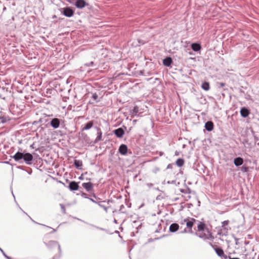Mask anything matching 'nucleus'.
<instances>
[{
  "label": "nucleus",
  "mask_w": 259,
  "mask_h": 259,
  "mask_svg": "<svg viewBox=\"0 0 259 259\" xmlns=\"http://www.w3.org/2000/svg\"><path fill=\"white\" fill-rule=\"evenodd\" d=\"M205 226V225L204 223L199 222V224L197 225L198 230L199 231H203L204 230Z\"/></svg>",
  "instance_id": "obj_25"
},
{
  "label": "nucleus",
  "mask_w": 259,
  "mask_h": 259,
  "mask_svg": "<svg viewBox=\"0 0 259 259\" xmlns=\"http://www.w3.org/2000/svg\"><path fill=\"white\" fill-rule=\"evenodd\" d=\"M60 206L61 207L62 213L63 214H65L66 213V209H65V207L64 205L63 204H60Z\"/></svg>",
  "instance_id": "obj_29"
},
{
  "label": "nucleus",
  "mask_w": 259,
  "mask_h": 259,
  "mask_svg": "<svg viewBox=\"0 0 259 259\" xmlns=\"http://www.w3.org/2000/svg\"><path fill=\"white\" fill-rule=\"evenodd\" d=\"M78 184L75 181H71L69 185V188L71 191H76L78 189Z\"/></svg>",
  "instance_id": "obj_9"
},
{
  "label": "nucleus",
  "mask_w": 259,
  "mask_h": 259,
  "mask_svg": "<svg viewBox=\"0 0 259 259\" xmlns=\"http://www.w3.org/2000/svg\"><path fill=\"white\" fill-rule=\"evenodd\" d=\"M214 250L218 256L221 257L222 255H224V250L221 248H216Z\"/></svg>",
  "instance_id": "obj_23"
},
{
  "label": "nucleus",
  "mask_w": 259,
  "mask_h": 259,
  "mask_svg": "<svg viewBox=\"0 0 259 259\" xmlns=\"http://www.w3.org/2000/svg\"><path fill=\"white\" fill-rule=\"evenodd\" d=\"M229 228L228 227L221 228L219 230L218 234L222 236H227L228 234Z\"/></svg>",
  "instance_id": "obj_11"
},
{
  "label": "nucleus",
  "mask_w": 259,
  "mask_h": 259,
  "mask_svg": "<svg viewBox=\"0 0 259 259\" xmlns=\"http://www.w3.org/2000/svg\"><path fill=\"white\" fill-rule=\"evenodd\" d=\"M191 229L190 230L188 231V232H187V233H193V231L192 230V229Z\"/></svg>",
  "instance_id": "obj_42"
},
{
  "label": "nucleus",
  "mask_w": 259,
  "mask_h": 259,
  "mask_svg": "<svg viewBox=\"0 0 259 259\" xmlns=\"http://www.w3.org/2000/svg\"><path fill=\"white\" fill-rule=\"evenodd\" d=\"M12 193L13 196V197H14V199H15V200H16L15 196V195H14V193H13V192L12 191Z\"/></svg>",
  "instance_id": "obj_45"
},
{
  "label": "nucleus",
  "mask_w": 259,
  "mask_h": 259,
  "mask_svg": "<svg viewBox=\"0 0 259 259\" xmlns=\"http://www.w3.org/2000/svg\"><path fill=\"white\" fill-rule=\"evenodd\" d=\"M184 163V160L182 158H179L176 161V164L179 167H181Z\"/></svg>",
  "instance_id": "obj_26"
},
{
  "label": "nucleus",
  "mask_w": 259,
  "mask_h": 259,
  "mask_svg": "<svg viewBox=\"0 0 259 259\" xmlns=\"http://www.w3.org/2000/svg\"><path fill=\"white\" fill-rule=\"evenodd\" d=\"M17 168H21V166H17Z\"/></svg>",
  "instance_id": "obj_52"
},
{
  "label": "nucleus",
  "mask_w": 259,
  "mask_h": 259,
  "mask_svg": "<svg viewBox=\"0 0 259 259\" xmlns=\"http://www.w3.org/2000/svg\"><path fill=\"white\" fill-rule=\"evenodd\" d=\"M191 48L194 51L197 52V51L200 50L201 47L199 44L193 43L191 45Z\"/></svg>",
  "instance_id": "obj_18"
},
{
  "label": "nucleus",
  "mask_w": 259,
  "mask_h": 259,
  "mask_svg": "<svg viewBox=\"0 0 259 259\" xmlns=\"http://www.w3.org/2000/svg\"><path fill=\"white\" fill-rule=\"evenodd\" d=\"M63 14L67 17H71L74 14V11L70 7H66L63 9Z\"/></svg>",
  "instance_id": "obj_3"
},
{
  "label": "nucleus",
  "mask_w": 259,
  "mask_h": 259,
  "mask_svg": "<svg viewBox=\"0 0 259 259\" xmlns=\"http://www.w3.org/2000/svg\"><path fill=\"white\" fill-rule=\"evenodd\" d=\"M22 159L26 164H30L33 159V156L29 153H24L17 152V162H19Z\"/></svg>",
  "instance_id": "obj_1"
},
{
  "label": "nucleus",
  "mask_w": 259,
  "mask_h": 259,
  "mask_svg": "<svg viewBox=\"0 0 259 259\" xmlns=\"http://www.w3.org/2000/svg\"><path fill=\"white\" fill-rule=\"evenodd\" d=\"M201 88L205 91H208L210 89L209 83L207 82H204L201 85Z\"/></svg>",
  "instance_id": "obj_24"
},
{
  "label": "nucleus",
  "mask_w": 259,
  "mask_h": 259,
  "mask_svg": "<svg viewBox=\"0 0 259 259\" xmlns=\"http://www.w3.org/2000/svg\"><path fill=\"white\" fill-rule=\"evenodd\" d=\"M31 220H32V221L33 222H34V223L37 224L36 222H35V221H34V220H32V219H31Z\"/></svg>",
  "instance_id": "obj_51"
},
{
  "label": "nucleus",
  "mask_w": 259,
  "mask_h": 259,
  "mask_svg": "<svg viewBox=\"0 0 259 259\" xmlns=\"http://www.w3.org/2000/svg\"><path fill=\"white\" fill-rule=\"evenodd\" d=\"M249 113V110L245 107H243L240 110V114L243 117H247Z\"/></svg>",
  "instance_id": "obj_16"
},
{
  "label": "nucleus",
  "mask_w": 259,
  "mask_h": 259,
  "mask_svg": "<svg viewBox=\"0 0 259 259\" xmlns=\"http://www.w3.org/2000/svg\"><path fill=\"white\" fill-rule=\"evenodd\" d=\"M136 120H134V122H136Z\"/></svg>",
  "instance_id": "obj_56"
},
{
  "label": "nucleus",
  "mask_w": 259,
  "mask_h": 259,
  "mask_svg": "<svg viewBox=\"0 0 259 259\" xmlns=\"http://www.w3.org/2000/svg\"><path fill=\"white\" fill-rule=\"evenodd\" d=\"M74 164L75 167L78 169H81L82 165V162L80 160H74Z\"/></svg>",
  "instance_id": "obj_19"
},
{
  "label": "nucleus",
  "mask_w": 259,
  "mask_h": 259,
  "mask_svg": "<svg viewBox=\"0 0 259 259\" xmlns=\"http://www.w3.org/2000/svg\"><path fill=\"white\" fill-rule=\"evenodd\" d=\"M51 126L54 128H57L59 127L60 124V119L57 118H53L50 122Z\"/></svg>",
  "instance_id": "obj_5"
},
{
  "label": "nucleus",
  "mask_w": 259,
  "mask_h": 259,
  "mask_svg": "<svg viewBox=\"0 0 259 259\" xmlns=\"http://www.w3.org/2000/svg\"><path fill=\"white\" fill-rule=\"evenodd\" d=\"M171 166H172L171 164H169L167 165V168H171Z\"/></svg>",
  "instance_id": "obj_40"
},
{
  "label": "nucleus",
  "mask_w": 259,
  "mask_h": 259,
  "mask_svg": "<svg viewBox=\"0 0 259 259\" xmlns=\"http://www.w3.org/2000/svg\"><path fill=\"white\" fill-rule=\"evenodd\" d=\"M17 119H18L19 118H20L21 117V116H20L18 113H17Z\"/></svg>",
  "instance_id": "obj_46"
},
{
  "label": "nucleus",
  "mask_w": 259,
  "mask_h": 259,
  "mask_svg": "<svg viewBox=\"0 0 259 259\" xmlns=\"http://www.w3.org/2000/svg\"><path fill=\"white\" fill-rule=\"evenodd\" d=\"M3 255L7 258V257L8 256L5 253V252L4 251V253H2Z\"/></svg>",
  "instance_id": "obj_39"
},
{
  "label": "nucleus",
  "mask_w": 259,
  "mask_h": 259,
  "mask_svg": "<svg viewBox=\"0 0 259 259\" xmlns=\"http://www.w3.org/2000/svg\"><path fill=\"white\" fill-rule=\"evenodd\" d=\"M114 223H116V224L117 223V221H116V220H115V219H114Z\"/></svg>",
  "instance_id": "obj_48"
},
{
  "label": "nucleus",
  "mask_w": 259,
  "mask_h": 259,
  "mask_svg": "<svg viewBox=\"0 0 259 259\" xmlns=\"http://www.w3.org/2000/svg\"><path fill=\"white\" fill-rule=\"evenodd\" d=\"M181 192L182 193H190V190L189 188L187 190V191H185V190L182 189L181 190Z\"/></svg>",
  "instance_id": "obj_31"
},
{
  "label": "nucleus",
  "mask_w": 259,
  "mask_h": 259,
  "mask_svg": "<svg viewBox=\"0 0 259 259\" xmlns=\"http://www.w3.org/2000/svg\"><path fill=\"white\" fill-rule=\"evenodd\" d=\"M113 133L117 137L121 138L124 134V131L121 127H119L114 130Z\"/></svg>",
  "instance_id": "obj_7"
},
{
  "label": "nucleus",
  "mask_w": 259,
  "mask_h": 259,
  "mask_svg": "<svg viewBox=\"0 0 259 259\" xmlns=\"http://www.w3.org/2000/svg\"><path fill=\"white\" fill-rule=\"evenodd\" d=\"M91 226H92V227H94L96 228V229H99V230H103V231L105 230V229H104V228H101V227H99L96 226H95V225H91Z\"/></svg>",
  "instance_id": "obj_32"
},
{
  "label": "nucleus",
  "mask_w": 259,
  "mask_h": 259,
  "mask_svg": "<svg viewBox=\"0 0 259 259\" xmlns=\"http://www.w3.org/2000/svg\"><path fill=\"white\" fill-rule=\"evenodd\" d=\"M218 84L220 85V87H223L225 85V83L223 82H220Z\"/></svg>",
  "instance_id": "obj_35"
},
{
  "label": "nucleus",
  "mask_w": 259,
  "mask_h": 259,
  "mask_svg": "<svg viewBox=\"0 0 259 259\" xmlns=\"http://www.w3.org/2000/svg\"><path fill=\"white\" fill-rule=\"evenodd\" d=\"M243 163V159L241 157H238L235 158L234 160V163L236 166L241 165Z\"/></svg>",
  "instance_id": "obj_15"
},
{
  "label": "nucleus",
  "mask_w": 259,
  "mask_h": 259,
  "mask_svg": "<svg viewBox=\"0 0 259 259\" xmlns=\"http://www.w3.org/2000/svg\"><path fill=\"white\" fill-rule=\"evenodd\" d=\"M229 221L228 220L224 221L222 222L221 228L226 227L225 226H227L229 224Z\"/></svg>",
  "instance_id": "obj_28"
},
{
  "label": "nucleus",
  "mask_w": 259,
  "mask_h": 259,
  "mask_svg": "<svg viewBox=\"0 0 259 259\" xmlns=\"http://www.w3.org/2000/svg\"><path fill=\"white\" fill-rule=\"evenodd\" d=\"M209 244H210L211 246H213L212 244L211 243H209Z\"/></svg>",
  "instance_id": "obj_53"
},
{
  "label": "nucleus",
  "mask_w": 259,
  "mask_h": 259,
  "mask_svg": "<svg viewBox=\"0 0 259 259\" xmlns=\"http://www.w3.org/2000/svg\"><path fill=\"white\" fill-rule=\"evenodd\" d=\"M93 64H94V62L91 61L90 63L85 64V65L88 66H93Z\"/></svg>",
  "instance_id": "obj_34"
},
{
  "label": "nucleus",
  "mask_w": 259,
  "mask_h": 259,
  "mask_svg": "<svg viewBox=\"0 0 259 259\" xmlns=\"http://www.w3.org/2000/svg\"><path fill=\"white\" fill-rule=\"evenodd\" d=\"M175 155H178V153L176 151V153H175Z\"/></svg>",
  "instance_id": "obj_50"
},
{
  "label": "nucleus",
  "mask_w": 259,
  "mask_h": 259,
  "mask_svg": "<svg viewBox=\"0 0 259 259\" xmlns=\"http://www.w3.org/2000/svg\"><path fill=\"white\" fill-rule=\"evenodd\" d=\"M122 207H123V205H121V208H122Z\"/></svg>",
  "instance_id": "obj_55"
},
{
  "label": "nucleus",
  "mask_w": 259,
  "mask_h": 259,
  "mask_svg": "<svg viewBox=\"0 0 259 259\" xmlns=\"http://www.w3.org/2000/svg\"><path fill=\"white\" fill-rule=\"evenodd\" d=\"M12 157L14 159V160L16 161V153Z\"/></svg>",
  "instance_id": "obj_38"
},
{
  "label": "nucleus",
  "mask_w": 259,
  "mask_h": 259,
  "mask_svg": "<svg viewBox=\"0 0 259 259\" xmlns=\"http://www.w3.org/2000/svg\"><path fill=\"white\" fill-rule=\"evenodd\" d=\"M89 200H90L92 202L96 203V204H97L98 205H99V206H100L101 207L103 208L104 210L106 212H108V208L105 206V205H103L102 204V203L103 202H105L104 201H100V198H96V200H94V199L93 198H89Z\"/></svg>",
  "instance_id": "obj_4"
},
{
  "label": "nucleus",
  "mask_w": 259,
  "mask_h": 259,
  "mask_svg": "<svg viewBox=\"0 0 259 259\" xmlns=\"http://www.w3.org/2000/svg\"><path fill=\"white\" fill-rule=\"evenodd\" d=\"M97 134H98V136L95 140V143H97L99 141L102 140V133L100 129H98Z\"/></svg>",
  "instance_id": "obj_22"
},
{
  "label": "nucleus",
  "mask_w": 259,
  "mask_h": 259,
  "mask_svg": "<svg viewBox=\"0 0 259 259\" xmlns=\"http://www.w3.org/2000/svg\"><path fill=\"white\" fill-rule=\"evenodd\" d=\"M139 111V108L137 106H136L134 107V108L132 109V112L133 113H134L135 114H137Z\"/></svg>",
  "instance_id": "obj_27"
},
{
  "label": "nucleus",
  "mask_w": 259,
  "mask_h": 259,
  "mask_svg": "<svg viewBox=\"0 0 259 259\" xmlns=\"http://www.w3.org/2000/svg\"><path fill=\"white\" fill-rule=\"evenodd\" d=\"M205 128L208 132L212 131L213 129V122L211 121H207L205 124Z\"/></svg>",
  "instance_id": "obj_13"
},
{
  "label": "nucleus",
  "mask_w": 259,
  "mask_h": 259,
  "mask_svg": "<svg viewBox=\"0 0 259 259\" xmlns=\"http://www.w3.org/2000/svg\"><path fill=\"white\" fill-rule=\"evenodd\" d=\"M48 246H57L59 249V251H61V246L59 244L58 242L56 241H50L48 242V244H47Z\"/></svg>",
  "instance_id": "obj_20"
},
{
  "label": "nucleus",
  "mask_w": 259,
  "mask_h": 259,
  "mask_svg": "<svg viewBox=\"0 0 259 259\" xmlns=\"http://www.w3.org/2000/svg\"><path fill=\"white\" fill-rule=\"evenodd\" d=\"M230 259H240L238 257H230Z\"/></svg>",
  "instance_id": "obj_44"
},
{
  "label": "nucleus",
  "mask_w": 259,
  "mask_h": 259,
  "mask_svg": "<svg viewBox=\"0 0 259 259\" xmlns=\"http://www.w3.org/2000/svg\"><path fill=\"white\" fill-rule=\"evenodd\" d=\"M86 5V2L84 0H76L75 5L77 8L82 9Z\"/></svg>",
  "instance_id": "obj_10"
},
{
  "label": "nucleus",
  "mask_w": 259,
  "mask_h": 259,
  "mask_svg": "<svg viewBox=\"0 0 259 259\" xmlns=\"http://www.w3.org/2000/svg\"><path fill=\"white\" fill-rule=\"evenodd\" d=\"M119 152L122 155L126 154L127 152V147L125 144H121L118 149Z\"/></svg>",
  "instance_id": "obj_8"
},
{
  "label": "nucleus",
  "mask_w": 259,
  "mask_h": 259,
  "mask_svg": "<svg viewBox=\"0 0 259 259\" xmlns=\"http://www.w3.org/2000/svg\"><path fill=\"white\" fill-rule=\"evenodd\" d=\"M39 224V225H42V226H45V227H48V228H49L52 229L51 227H49V226H46L45 225L40 224Z\"/></svg>",
  "instance_id": "obj_41"
},
{
  "label": "nucleus",
  "mask_w": 259,
  "mask_h": 259,
  "mask_svg": "<svg viewBox=\"0 0 259 259\" xmlns=\"http://www.w3.org/2000/svg\"><path fill=\"white\" fill-rule=\"evenodd\" d=\"M69 3H71V0H66Z\"/></svg>",
  "instance_id": "obj_49"
},
{
  "label": "nucleus",
  "mask_w": 259,
  "mask_h": 259,
  "mask_svg": "<svg viewBox=\"0 0 259 259\" xmlns=\"http://www.w3.org/2000/svg\"><path fill=\"white\" fill-rule=\"evenodd\" d=\"M195 235L199 237L200 238H202L203 240H212L213 239V236L211 235L210 233L208 232V234H205L204 233H195Z\"/></svg>",
  "instance_id": "obj_2"
},
{
  "label": "nucleus",
  "mask_w": 259,
  "mask_h": 259,
  "mask_svg": "<svg viewBox=\"0 0 259 259\" xmlns=\"http://www.w3.org/2000/svg\"><path fill=\"white\" fill-rule=\"evenodd\" d=\"M82 196L84 198H88L89 199L90 198L89 197H87V194L85 193H82Z\"/></svg>",
  "instance_id": "obj_36"
},
{
  "label": "nucleus",
  "mask_w": 259,
  "mask_h": 259,
  "mask_svg": "<svg viewBox=\"0 0 259 259\" xmlns=\"http://www.w3.org/2000/svg\"><path fill=\"white\" fill-rule=\"evenodd\" d=\"M221 257H222L224 259H230V258L231 257V256H228L227 255L225 254L224 253V255H222Z\"/></svg>",
  "instance_id": "obj_33"
},
{
  "label": "nucleus",
  "mask_w": 259,
  "mask_h": 259,
  "mask_svg": "<svg viewBox=\"0 0 259 259\" xmlns=\"http://www.w3.org/2000/svg\"><path fill=\"white\" fill-rule=\"evenodd\" d=\"M19 209L20 210H22V209L20 207H19Z\"/></svg>",
  "instance_id": "obj_57"
},
{
  "label": "nucleus",
  "mask_w": 259,
  "mask_h": 259,
  "mask_svg": "<svg viewBox=\"0 0 259 259\" xmlns=\"http://www.w3.org/2000/svg\"><path fill=\"white\" fill-rule=\"evenodd\" d=\"M82 186L88 192L92 191L93 189V185L91 182L83 183L82 184Z\"/></svg>",
  "instance_id": "obj_6"
},
{
  "label": "nucleus",
  "mask_w": 259,
  "mask_h": 259,
  "mask_svg": "<svg viewBox=\"0 0 259 259\" xmlns=\"http://www.w3.org/2000/svg\"><path fill=\"white\" fill-rule=\"evenodd\" d=\"M188 232V231L185 229L183 231H182L181 233H187Z\"/></svg>",
  "instance_id": "obj_37"
},
{
  "label": "nucleus",
  "mask_w": 259,
  "mask_h": 259,
  "mask_svg": "<svg viewBox=\"0 0 259 259\" xmlns=\"http://www.w3.org/2000/svg\"><path fill=\"white\" fill-rule=\"evenodd\" d=\"M0 251L2 252V253H4V250L0 247Z\"/></svg>",
  "instance_id": "obj_47"
},
{
  "label": "nucleus",
  "mask_w": 259,
  "mask_h": 259,
  "mask_svg": "<svg viewBox=\"0 0 259 259\" xmlns=\"http://www.w3.org/2000/svg\"><path fill=\"white\" fill-rule=\"evenodd\" d=\"M179 229V225L177 223H172L169 226V231L170 232H176Z\"/></svg>",
  "instance_id": "obj_14"
},
{
  "label": "nucleus",
  "mask_w": 259,
  "mask_h": 259,
  "mask_svg": "<svg viewBox=\"0 0 259 259\" xmlns=\"http://www.w3.org/2000/svg\"><path fill=\"white\" fill-rule=\"evenodd\" d=\"M195 221L196 220L193 218H191L189 220H184V222H186V226L189 229H192Z\"/></svg>",
  "instance_id": "obj_12"
},
{
  "label": "nucleus",
  "mask_w": 259,
  "mask_h": 259,
  "mask_svg": "<svg viewBox=\"0 0 259 259\" xmlns=\"http://www.w3.org/2000/svg\"><path fill=\"white\" fill-rule=\"evenodd\" d=\"M93 125V121H90L85 124L84 126L82 127V131H87L90 130Z\"/></svg>",
  "instance_id": "obj_21"
},
{
  "label": "nucleus",
  "mask_w": 259,
  "mask_h": 259,
  "mask_svg": "<svg viewBox=\"0 0 259 259\" xmlns=\"http://www.w3.org/2000/svg\"><path fill=\"white\" fill-rule=\"evenodd\" d=\"M57 231V229H53V231L51 232V233L56 232Z\"/></svg>",
  "instance_id": "obj_43"
},
{
  "label": "nucleus",
  "mask_w": 259,
  "mask_h": 259,
  "mask_svg": "<svg viewBox=\"0 0 259 259\" xmlns=\"http://www.w3.org/2000/svg\"><path fill=\"white\" fill-rule=\"evenodd\" d=\"M98 98V96L97 93H94L92 95V99L94 100H97Z\"/></svg>",
  "instance_id": "obj_30"
},
{
  "label": "nucleus",
  "mask_w": 259,
  "mask_h": 259,
  "mask_svg": "<svg viewBox=\"0 0 259 259\" xmlns=\"http://www.w3.org/2000/svg\"><path fill=\"white\" fill-rule=\"evenodd\" d=\"M172 62V61L171 58L169 57H168L163 59V64H164V65L169 67L171 64Z\"/></svg>",
  "instance_id": "obj_17"
},
{
  "label": "nucleus",
  "mask_w": 259,
  "mask_h": 259,
  "mask_svg": "<svg viewBox=\"0 0 259 259\" xmlns=\"http://www.w3.org/2000/svg\"><path fill=\"white\" fill-rule=\"evenodd\" d=\"M122 207H123V205H121V208H122Z\"/></svg>",
  "instance_id": "obj_54"
}]
</instances>
